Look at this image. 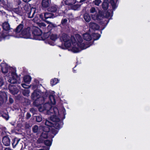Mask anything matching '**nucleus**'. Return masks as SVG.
<instances>
[{
  "label": "nucleus",
  "mask_w": 150,
  "mask_h": 150,
  "mask_svg": "<svg viewBox=\"0 0 150 150\" xmlns=\"http://www.w3.org/2000/svg\"><path fill=\"white\" fill-rule=\"evenodd\" d=\"M59 38L61 42H64L65 47L69 48V50L74 53L79 52L91 45L86 43L78 34L71 36L70 38L65 33H61L59 35Z\"/></svg>",
  "instance_id": "f257e3e1"
},
{
  "label": "nucleus",
  "mask_w": 150,
  "mask_h": 150,
  "mask_svg": "<svg viewBox=\"0 0 150 150\" xmlns=\"http://www.w3.org/2000/svg\"><path fill=\"white\" fill-rule=\"evenodd\" d=\"M48 98L50 101L48 103L42 104L39 108V110L40 112H43L48 115H51L52 113H54L56 115L59 113L58 110L56 107L52 108L50 104H53L55 103V99L52 95H50ZM62 123V121L57 116L53 115L50 118V120H46L45 122V125L47 126L53 127L58 129L60 128Z\"/></svg>",
  "instance_id": "f03ea898"
},
{
  "label": "nucleus",
  "mask_w": 150,
  "mask_h": 150,
  "mask_svg": "<svg viewBox=\"0 0 150 150\" xmlns=\"http://www.w3.org/2000/svg\"><path fill=\"white\" fill-rule=\"evenodd\" d=\"M13 30V33H9V35L16 38H32L31 35V30L30 28L27 27L24 28L23 25L21 24L17 26L15 31Z\"/></svg>",
  "instance_id": "7ed1b4c3"
},
{
  "label": "nucleus",
  "mask_w": 150,
  "mask_h": 150,
  "mask_svg": "<svg viewBox=\"0 0 150 150\" xmlns=\"http://www.w3.org/2000/svg\"><path fill=\"white\" fill-rule=\"evenodd\" d=\"M50 128L48 127H45L42 130L43 131L41 137L44 138H52L58 132V131L54 129H52L49 131Z\"/></svg>",
  "instance_id": "20e7f679"
},
{
  "label": "nucleus",
  "mask_w": 150,
  "mask_h": 150,
  "mask_svg": "<svg viewBox=\"0 0 150 150\" xmlns=\"http://www.w3.org/2000/svg\"><path fill=\"white\" fill-rule=\"evenodd\" d=\"M2 27L4 30L5 31H4L1 34V38L5 39H8L9 38V36H11L9 35V33H11L10 31L7 33V31H9L11 30L10 26L8 23L6 22H4L2 24Z\"/></svg>",
  "instance_id": "39448f33"
},
{
  "label": "nucleus",
  "mask_w": 150,
  "mask_h": 150,
  "mask_svg": "<svg viewBox=\"0 0 150 150\" xmlns=\"http://www.w3.org/2000/svg\"><path fill=\"white\" fill-rule=\"evenodd\" d=\"M42 32L38 27L34 26L33 28L32 34L33 39L38 40H41L43 38L42 37Z\"/></svg>",
  "instance_id": "423d86ee"
},
{
  "label": "nucleus",
  "mask_w": 150,
  "mask_h": 150,
  "mask_svg": "<svg viewBox=\"0 0 150 150\" xmlns=\"http://www.w3.org/2000/svg\"><path fill=\"white\" fill-rule=\"evenodd\" d=\"M44 93H42L40 91L38 90L35 91L32 94V98L35 100H37L39 98L42 97L43 99H44L45 96H44Z\"/></svg>",
  "instance_id": "0eeeda50"
},
{
  "label": "nucleus",
  "mask_w": 150,
  "mask_h": 150,
  "mask_svg": "<svg viewBox=\"0 0 150 150\" xmlns=\"http://www.w3.org/2000/svg\"><path fill=\"white\" fill-rule=\"evenodd\" d=\"M17 77V76L15 72L13 71L11 73V75L6 76V79H7L9 83L14 84L16 82V78Z\"/></svg>",
  "instance_id": "6e6552de"
},
{
  "label": "nucleus",
  "mask_w": 150,
  "mask_h": 150,
  "mask_svg": "<svg viewBox=\"0 0 150 150\" xmlns=\"http://www.w3.org/2000/svg\"><path fill=\"white\" fill-rule=\"evenodd\" d=\"M42 20L44 21L43 19V15L42 14L36 15L35 16L33 20V22L37 24L39 23Z\"/></svg>",
  "instance_id": "1a4fd4ad"
},
{
  "label": "nucleus",
  "mask_w": 150,
  "mask_h": 150,
  "mask_svg": "<svg viewBox=\"0 0 150 150\" xmlns=\"http://www.w3.org/2000/svg\"><path fill=\"white\" fill-rule=\"evenodd\" d=\"M9 89L10 92L13 95L17 94L18 91L15 86L11 85H9Z\"/></svg>",
  "instance_id": "9d476101"
},
{
  "label": "nucleus",
  "mask_w": 150,
  "mask_h": 150,
  "mask_svg": "<svg viewBox=\"0 0 150 150\" xmlns=\"http://www.w3.org/2000/svg\"><path fill=\"white\" fill-rule=\"evenodd\" d=\"M44 127L42 126H40L39 129L37 125L34 126L32 128V129L33 132L34 133H37L38 134L39 133H41L42 130Z\"/></svg>",
  "instance_id": "9b49d317"
},
{
  "label": "nucleus",
  "mask_w": 150,
  "mask_h": 150,
  "mask_svg": "<svg viewBox=\"0 0 150 150\" xmlns=\"http://www.w3.org/2000/svg\"><path fill=\"white\" fill-rule=\"evenodd\" d=\"M2 72L3 73H6L8 72V67L5 63H1V64Z\"/></svg>",
  "instance_id": "f8f14e48"
},
{
  "label": "nucleus",
  "mask_w": 150,
  "mask_h": 150,
  "mask_svg": "<svg viewBox=\"0 0 150 150\" xmlns=\"http://www.w3.org/2000/svg\"><path fill=\"white\" fill-rule=\"evenodd\" d=\"M62 2H64L66 5L73 6L76 2V0H63Z\"/></svg>",
  "instance_id": "ddd939ff"
},
{
  "label": "nucleus",
  "mask_w": 150,
  "mask_h": 150,
  "mask_svg": "<svg viewBox=\"0 0 150 150\" xmlns=\"http://www.w3.org/2000/svg\"><path fill=\"white\" fill-rule=\"evenodd\" d=\"M2 142L4 145L8 146L10 144V141L9 137H5L3 138Z\"/></svg>",
  "instance_id": "4468645a"
},
{
  "label": "nucleus",
  "mask_w": 150,
  "mask_h": 150,
  "mask_svg": "<svg viewBox=\"0 0 150 150\" xmlns=\"http://www.w3.org/2000/svg\"><path fill=\"white\" fill-rule=\"evenodd\" d=\"M51 3V0H42V5L44 8L48 7Z\"/></svg>",
  "instance_id": "2eb2a0df"
},
{
  "label": "nucleus",
  "mask_w": 150,
  "mask_h": 150,
  "mask_svg": "<svg viewBox=\"0 0 150 150\" xmlns=\"http://www.w3.org/2000/svg\"><path fill=\"white\" fill-rule=\"evenodd\" d=\"M36 9L35 8H32L31 9L30 11L28 13V17L29 18H33L34 15L35 13Z\"/></svg>",
  "instance_id": "dca6fc26"
},
{
  "label": "nucleus",
  "mask_w": 150,
  "mask_h": 150,
  "mask_svg": "<svg viewBox=\"0 0 150 150\" xmlns=\"http://www.w3.org/2000/svg\"><path fill=\"white\" fill-rule=\"evenodd\" d=\"M89 27L91 28L96 30L99 29L100 28L98 24L93 22H91L89 23Z\"/></svg>",
  "instance_id": "f3484780"
},
{
  "label": "nucleus",
  "mask_w": 150,
  "mask_h": 150,
  "mask_svg": "<svg viewBox=\"0 0 150 150\" xmlns=\"http://www.w3.org/2000/svg\"><path fill=\"white\" fill-rule=\"evenodd\" d=\"M23 80L25 83L29 84L31 81V78L28 75L25 76L24 77Z\"/></svg>",
  "instance_id": "a211bd4d"
},
{
  "label": "nucleus",
  "mask_w": 150,
  "mask_h": 150,
  "mask_svg": "<svg viewBox=\"0 0 150 150\" xmlns=\"http://www.w3.org/2000/svg\"><path fill=\"white\" fill-rule=\"evenodd\" d=\"M13 11L16 13L21 15L23 14L22 9L21 8L18 7L14 9Z\"/></svg>",
  "instance_id": "6ab92c4d"
},
{
  "label": "nucleus",
  "mask_w": 150,
  "mask_h": 150,
  "mask_svg": "<svg viewBox=\"0 0 150 150\" xmlns=\"http://www.w3.org/2000/svg\"><path fill=\"white\" fill-rule=\"evenodd\" d=\"M58 8V7L57 6L54 5L51 6L49 8L48 10L49 11L51 12H55L57 11Z\"/></svg>",
  "instance_id": "aec40b11"
},
{
  "label": "nucleus",
  "mask_w": 150,
  "mask_h": 150,
  "mask_svg": "<svg viewBox=\"0 0 150 150\" xmlns=\"http://www.w3.org/2000/svg\"><path fill=\"white\" fill-rule=\"evenodd\" d=\"M84 39L87 41H90L91 39L90 35L87 33L84 34L83 36Z\"/></svg>",
  "instance_id": "412c9836"
},
{
  "label": "nucleus",
  "mask_w": 150,
  "mask_h": 150,
  "mask_svg": "<svg viewBox=\"0 0 150 150\" xmlns=\"http://www.w3.org/2000/svg\"><path fill=\"white\" fill-rule=\"evenodd\" d=\"M44 16L46 19L54 18L52 14L49 13H45L44 14Z\"/></svg>",
  "instance_id": "4be33fe9"
},
{
  "label": "nucleus",
  "mask_w": 150,
  "mask_h": 150,
  "mask_svg": "<svg viewBox=\"0 0 150 150\" xmlns=\"http://www.w3.org/2000/svg\"><path fill=\"white\" fill-rule=\"evenodd\" d=\"M84 19L87 22H89L90 21L91 17L88 13H86L84 15Z\"/></svg>",
  "instance_id": "5701e85b"
},
{
  "label": "nucleus",
  "mask_w": 150,
  "mask_h": 150,
  "mask_svg": "<svg viewBox=\"0 0 150 150\" xmlns=\"http://www.w3.org/2000/svg\"><path fill=\"white\" fill-rule=\"evenodd\" d=\"M59 82V80L57 78H54L51 80L50 81L51 85L53 86Z\"/></svg>",
  "instance_id": "b1692460"
},
{
  "label": "nucleus",
  "mask_w": 150,
  "mask_h": 150,
  "mask_svg": "<svg viewBox=\"0 0 150 150\" xmlns=\"http://www.w3.org/2000/svg\"><path fill=\"white\" fill-rule=\"evenodd\" d=\"M49 139H47L44 141L45 144L47 146H50L52 144V138Z\"/></svg>",
  "instance_id": "393cba45"
},
{
  "label": "nucleus",
  "mask_w": 150,
  "mask_h": 150,
  "mask_svg": "<svg viewBox=\"0 0 150 150\" xmlns=\"http://www.w3.org/2000/svg\"><path fill=\"white\" fill-rule=\"evenodd\" d=\"M92 35L94 40H98L100 36V35L97 33H93Z\"/></svg>",
  "instance_id": "a878e982"
},
{
  "label": "nucleus",
  "mask_w": 150,
  "mask_h": 150,
  "mask_svg": "<svg viewBox=\"0 0 150 150\" xmlns=\"http://www.w3.org/2000/svg\"><path fill=\"white\" fill-rule=\"evenodd\" d=\"M50 38L53 41H55L57 38V36L55 34H52L50 36Z\"/></svg>",
  "instance_id": "bb28decb"
},
{
  "label": "nucleus",
  "mask_w": 150,
  "mask_h": 150,
  "mask_svg": "<svg viewBox=\"0 0 150 150\" xmlns=\"http://www.w3.org/2000/svg\"><path fill=\"white\" fill-rule=\"evenodd\" d=\"M102 2L101 0H95L93 1V4L94 5L99 6L100 4Z\"/></svg>",
  "instance_id": "cd10ccee"
},
{
  "label": "nucleus",
  "mask_w": 150,
  "mask_h": 150,
  "mask_svg": "<svg viewBox=\"0 0 150 150\" xmlns=\"http://www.w3.org/2000/svg\"><path fill=\"white\" fill-rule=\"evenodd\" d=\"M108 6V4L107 2L105 1L103 3L102 7L104 10H106L107 9Z\"/></svg>",
  "instance_id": "c85d7f7f"
},
{
  "label": "nucleus",
  "mask_w": 150,
  "mask_h": 150,
  "mask_svg": "<svg viewBox=\"0 0 150 150\" xmlns=\"http://www.w3.org/2000/svg\"><path fill=\"white\" fill-rule=\"evenodd\" d=\"M38 26L41 28H46V25L43 23H41L40 22L38 24Z\"/></svg>",
  "instance_id": "c756f323"
},
{
  "label": "nucleus",
  "mask_w": 150,
  "mask_h": 150,
  "mask_svg": "<svg viewBox=\"0 0 150 150\" xmlns=\"http://www.w3.org/2000/svg\"><path fill=\"white\" fill-rule=\"evenodd\" d=\"M49 36V34L48 33H44L42 36L43 39H42L41 40H43L46 39Z\"/></svg>",
  "instance_id": "7c9ffc66"
},
{
  "label": "nucleus",
  "mask_w": 150,
  "mask_h": 150,
  "mask_svg": "<svg viewBox=\"0 0 150 150\" xmlns=\"http://www.w3.org/2000/svg\"><path fill=\"white\" fill-rule=\"evenodd\" d=\"M42 120V116L40 115H39L36 117V120L38 122H40Z\"/></svg>",
  "instance_id": "2f4dec72"
},
{
  "label": "nucleus",
  "mask_w": 150,
  "mask_h": 150,
  "mask_svg": "<svg viewBox=\"0 0 150 150\" xmlns=\"http://www.w3.org/2000/svg\"><path fill=\"white\" fill-rule=\"evenodd\" d=\"M110 3L111 4L113 8H115L116 7V5L113 0H111L110 1Z\"/></svg>",
  "instance_id": "473e14b6"
},
{
  "label": "nucleus",
  "mask_w": 150,
  "mask_h": 150,
  "mask_svg": "<svg viewBox=\"0 0 150 150\" xmlns=\"http://www.w3.org/2000/svg\"><path fill=\"white\" fill-rule=\"evenodd\" d=\"M55 27V25L52 23H50L47 26L48 29L51 30V28Z\"/></svg>",
  "instance_id": "72a5a7b5"
},
{
  "label": "nucleus",
  "mask_w": 150,
  "mask_h": 150,
  "mask_svg": "<svg viewBox=\"0 0 150 150\" xmlns=\"http://www.w3.org/2000/svg\"><path fill=\"white\" fill-rule=\"evenodd\" d=\"M29 93L30 91L28 90H25L23 91V94L25 96H28Z\"/></svg>",
  "instance_id": "f704fd0d"
},
{
  "label": "nucleus",
  "mask_w": 150,
  "mask_h": 150,
  "mask_svg": "<svg viewBox=\"0 0 150 150\" xmlns=\"http://www.w3.org/2000/svg\"><path fill=\"white\" fill-rule=\"evenodd\" d=\"M91 17H92V19L94 20H96L98 19V14L96 13H95V15H92Z\"/></svg>",
  "instance_id": "c9c22d12"
},
{
  "label": "nucleus",
  "mask_w": 150,
  "mask_h": 150,
  "mask_svg": "<svg viewBox=\"0 0 150 150\" xmlns=\"http://www.w3.org/2000/svg\"><path fill=\"white\" fill-rule=\"evenodd\" d=\"M48 39L45 40V42L47 44H48L51 45H53L54 43L53 42H51L50 41H48Z\"/></svg>",
  "instance_id": "e433bc0d"
},
{
  "label": "nucleus",
  "mask_w": 150,
  "mask_h": 150,
  "mask_svg": "<svg viewBox=\"0 0 150 150\" xmlns=\"http://www.w3.org/2000/svg\"><path fill=\"white\" fill-rule=\"evenodd\" d=\"M22 86L24 88H30L31 86H29L25 84V83H22L21 84Z\"/></svg>",
  "instance_id": "4c0bfd02"
},
{
  "label": "nucleus",
  "mask_w": 150,
  "mask_h": 150,
  "mask_svg": "<svg viewBox=\"0 0 150 150\" xmlns=\"http://www.w3.org/2000/svg\"><path fill=\"white\" fill-rule=\"evenodd\" d=\"M4 97L0 95V105L4 103Z\"/></svg>",
  "instance_id": "58836bf2"
},
{
  "label": "nucleus",
  "mask_w": 150,
  "mask_h": 150,
  "mask_svg": "<svg viewBox=\"0 0 150 150\" xmlns=\"http://www.w3.org/2000/svg\"><path fill=\"white\" fill-rule=\"evenodd\" d=\"M96 9L94 7H92L90 9V12L91 13H95L96 12Z\"/></svg>",
  "instance_id": "ea45409f"
},
{
  "label": "nucleus",
  "mask_w": 150,
  "mask_h": 150,
  "mask_svg": "<svg viewBox=\"0 0 150 150\" xmlns=\"http://www.w3.org/2000/svg\"><path fill=\"white\" fill-rule=\"evenodd\" d=\"M67 21V19L66 18L63 19L61 22L62 24L64 25L66 24V22Z\"/></svg>",
  "instance_id": "a19ab883"
},
{
  "label": "nucleus",
  "mask_w": 150,
  "mask_h": 150,
  "mask_svg": "<svg viewBox=\"0 0 150 150\" xmlns=\"http://www.w3.org/2000/svg\"><path fill=\"white\" fill-rule=\"evenodd\" d=\"M9 102L11 104L13 103V100L12 98H10L9 99Z\"/></svg>",
  "instance_id": "79ce46f5"
},
{
  "label": "nucleus",
  "mask_w": 150,
  "mask_h": 150,
  "mask_svg": "<svg viewBox=\"0 0 150 150\" xmlns=\"http://www.w3.org/2000/svg\"><path fill=\"white\" fill-rule=\"evenodd\" d=\"M31 117V115L29 113H27L26 115V117L27 119Z\"/></svg>",
  "instance_id": "37998d69"
},
{
  "label": "nucleus",
  "mask_w": 150,
  "mask_h": 150,
  "mask_svg": "<svg viewBox=\"0 0 150 150\" xmlns=\"http://www.w3.org/2000/svg\"><path fill=\"white\" fill-rule=\"evenodd\" d=\"M49 147H47L46 148H45V149H39V150H49Z\"/></svg>",
  "instance_id": "c03bdc74"
},
{
  "label": "nucleus",
  "mask_w": 150,
  "mask_h": 150,
  "mask_svg": "<svg viewBox=\"0 0 150 150\" xmlns=\"http://www.w3.org/2000/svg\"><path fill=\"white\" fill-rule=\"evenodd\" d=\"M3 81H1L0 82V86H1L3 84Z\"/></svg>",
  "instance_id": "a18cd8bd"
},
{
  "label": "nucleus",
  "mask_w": 150,
  "mask_h": 150,
  "mask_svg": "<svg viewBox=\"0 0 150 150\" xmlns=\"http://www.w3.org/2000/svg\"><path fill=\"white\" fill-rule=\"evenodd\" d=\"M45 21L47 23L49 24H50V23H52L50 22V21H47V20H46V21Z\"/></svg>",
  "instance_id": "49530a36"
},
{
  "label": "nucleus",
  "mask_w": 150,
  "mask_h": 150,
  "mask_svg": "<svg viewBox=\"0 0 150 150\" xmlns=\"http://www.w3.org/2000/svg\"><path fill=\"white\" fill-rule=\"evenodd\" d=\"M31 0H23V1L25 2H28L30 1Z\"/></svg>",
  "instance_id": "de8ad7c7"
},
{
  "label": "nucleus",
  "mask_w": 150,
  "mask_h": 150,
  "mask_svg": "<svg viewBox=\"0 0 150 150\" xmlns=\"http://www.w3.org/2000/svg\"><path fill=\"white\" fill-rule=\"evenodd\" d=\"M5 150H11L8 148H6L5 149Z\"/></svg>",
  "instance_id": "09e8293b"
},
{
  "label": "nucleus",
  "mask_w": 150,
  "mask_h": 150,
  "mask_svg": "<svg viewBox=\"0 0 150 150\" xmlns=\"http://www.w3.org/2000/svg\"><path fill=\"white\" fill-rule=\"evenodd\" d=\"M86 0H81L80 1V2H82L85 1Z\"/></svg>",
  "instance_id": "8fccbe9b"
},
{
  "label": "nucleus",
  "mask_w": 150,
  "mask_h": 150,
  "mask_svg": "<svg viewBox=\"0 0 150 150\" xmlns=\"http://www.w3.org/2000/svg\"><path fill=\"white\" fill-rule=\"evenodd\" d=\"M21 3V1H20V0L18 1V4H20Z\"/></svg>",
  "instance_id": "3c124183"
},
{
  "label": "nucleus",
  "mask_w": 150,
  "mask_h": 150,
  "mask_svg": "<svg viewBox=\"0 0 150 150\" xmlns=\"http://www.w3.org/2000/svg\"><path fill=\"white\" fill-rule=\"evenodd\" d=\"M108 14V16H110V14L109 13V12H108L106 14L107 15Z\"/></svg>",
  "instance_id": "603ef678"
},
{
  "label": "nucleus",
  "mask_w": 150,
  "mask_h": 150,
  "mask_svg": "<svg viewBox=\"0 0 150 150\" xmlns=\"http://www.w3.org/2000/svg\"><path fill=\"white\" fill-rule=\"evenodd\" d=\"M18 142H19V140H18V141H17V143H16V144H18Z\"/></svg>",
  "instance_id": "864d4df0"
},
{
  "label": "nucleus",
  "mask_w": 150,
  "mask_h": 150,
  "mask_svg": "<svg viewBox=\"0 0 150 150\" xmlns=\"http://www.w3.org/2000/svg\"><path fill=\"white\" fill-rule=\"evenodd\" d=\"M3 116L4 117V115H3Z\"/></svg>",
  "instance_id": "5fc2aeb1"
},
{
  "label": "nucleus",
  "mask_w": 150,
  "mask_h": 150,
  "mask_svg": "<svg viewBox=\"0 0 150 150\" xmlns=\"http://www.w3.org/2000/svg\"><path fill=\"white\" fill-rule=\"evenodd\" d=\"M74 71V69H73V71ZM74 72H75V71H74Z\"/></svg>",
  "instance_id": "6e6d98bb"
},
{
  "label": "nucleus",
  "mask_w": 150,
  "mask_h": 150,
  "mask_svg": "<svg viewBox=\"0 0 150 150\" xmlns=\"http://www.w3.org/2000/svg\"><path fill=\"white\" fill-rule=\"evenodd\" d=\"M104 28H103V29H104Z\"/></svg>",
  "instance_id": "4d7b16f0"
},
{
  "label": "nucleus",
  "mask_w": 150,
  "mask_h": 150,
  "mask_svg": "<svg viewBox=\"0 0 150 150\" xmlns=\"http://www.w3.org/2000/svg\"><path fill=\"white\" fill-rule=\"evenodd\" d=\"M32 110V109H31L30 110V111H31Z\"/></svg>",
  "instance_id": "13d9d810"
},
{
  "label": "nucleus",
  "mask_w": 150,
  "mask_h": 150,
  "mask_svg": "<svg viewBox=\"0 0 150 150\" xmlns=\"http://www.w3.org/2000/svg\"><path fill=\"white\" fill-rule=\"evenodd\" d=\"M1 0H0V1H1Z\"/></svg>",
  "instance_id": "bf43d9fd"
}]
</instances>
